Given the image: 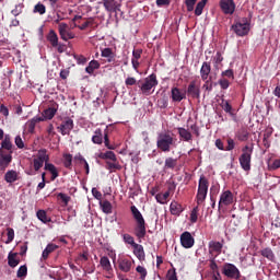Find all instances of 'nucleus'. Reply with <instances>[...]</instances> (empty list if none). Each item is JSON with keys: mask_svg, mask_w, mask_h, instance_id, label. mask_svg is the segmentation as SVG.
<instances>
[{"mask_svg": "<svg viewBox=\"0 0 280 280\" xmlns=\"http://www.w3.org/2000/svg\"><path fill=\"white\" fill-rule=\"evenodd\" d=\"M221 107L225 113H229V115H233V106L229 104V101H222Z\"/></svg>", "mask_w": 280, "mask_h": 280, "instance_id": "603ef678", "label": "nucleus"}, {"mask_svg": "<svg viewBox=\"0 0 280 280\" xmlns=\"http://www.w3.org/2000/svg\"><path fill=\"white\" fill-rule=\"evenodd\" d=\"M15 145H16L20 150H23V148H25V143L23 142V139L21 138V136H16V137H15Z\"/></svg>", "mask_w": 280, "mask_h": 280, "instance_id": "69168bd1", "label": "nucleus"}, {"mask_svg": "<svg viewBox=\"0 0 280 280\" xmlns=\"http://www.w3.org/2000/svg\"><path fill=\"white\" fill-rule=\"evenodd\" d=\"M44 170L51 174L50 180H56V178L60 176V174L58 173V168L51 163H45Z\"/></svg>", "mask_w": 280, "mask_h": 280, "instance_id": "a878e982", "label": "nucleus"}, {"mask_svg": "<svg viewBox=\"0 0 280 280\" xmlns=\"http://www.w3.org/2000/svg\"><path fill=\"white\" fill-rule=\"evenodd\" d=\"M222 275L226 277V279L238 280L242 279V272L240 269L231 262H225L222 267Z\"/></svg>", "mask_w": 280, "mask_h": 280, "instance_id": "6e6552de", "label": "nucleus"}, {"mask_svg": "<svg viewBox=\"0 0 280 280\" xmlns=\"http://www.w3.org/2000/svg\"><path fill=\"white\" fill-rule=\"evenodd\" d=\"M58 198H60V200H62L65 205H69V200H71V197L67 196L63 192H59Z\"/></svg>", "mask_w": 280, "mask_h": 280, "instance_id": "774afa93", "label": "nucleus"}, {"mask_svg": "<svg viewBox=\"0 0 280 280\" xmlns=\"http://www.w3.org/2000/svg\"><path fill=\"white\" fill-rule=\"evenodd\" d=\"M209 192V179L201 175L199 178L198 190H197V205H202L207 200V194Z\"/></svg>", "mask_w": 280, "mask_h": 280, "instance_id": "423d86ee", "label": "nucleus"}, {"mask_svg": "<svg viewBox=\"0 0 280 280\" xmlns=\"http://www.w3.org/2000/svg\"><path fill=\"white\" fill-rule=\"evenodd\" d=\"M268 167L271 172H275L276 170H279L280 168V159L269 160L268 161Z\"/></svg>", "mask_w": 280, "mask_h": 280, "instance_id": "49530a36", "label": "nucleus"}, {"mask_svg": "<svg viewBox=\"0 0 280 280\" xmlns=\"http://www.w3.org/2000/svg\"><path fill=\"white\" fill-rule=\"evenodd\" d=\"M102 58H106L107 62H115V52H113V48H104L101 50Z\"/></svg>", "mask_w": 280, "mask_h": 280, "instance_id": "cd10ccee", "label": "nucleus"}, {"mask_svg": "<svg viewBox=\"0 0 280 280\" xmlns=\"http://www.w3.org/2000/svg\"><path fill=\"white\" fill-rule=\"evenodd\" d=\"M23 12V5L22 4H16L15 8L11 11V14L13 16H19Z\"/></svg>", "mask_w": 280, "mask_h": 280, "instance_id": "e2e57ef3", "label": "nucleus"}, {"mask_svg": "<svg viewBox=\"0 0 280 280\" xmlns=\"http://www.w3.org/2000/svg\"><path fill=\"white\" fill-rule=\"evenodd\" d=\"M63 167L72 170L73 167V155L70 153L63 154Z\"/></svg>", "mask_w": 280, "mask_h": 280, "instance_id": "4c0bfd02", "label": "nucleus"}, {"mask_svg": "<svg viewBox=\"0 0 280 280\" xmlns=\"http://www.w3.org/2000/svg\"><path fill=\"white\" fill-rule=\"evenodd\" d=\"M223 78H231V80H235V74L233 72V69H228L221 73Z\"/></svg>", "mask_w": 280, "mask_h": 280, "instance_id": "052dcab7", "label": "nucleus"}, {"mask_svg": "<svg viewBox=\"0 0 280 280\" xmlns=\"http://www.w3.org/2000/svg\"><path fill=\"white\" fill-rule=\"evenodd\" d=\"M167 198H170V192L165 191L164 194H158L155 196V200L160 203V205H165V202H167Z\"/></svg>", "mask_w": 280, "mask_h": 280, "instance_id": "a18cd8bd", "label": "nucleus"}, {"mask_svg": "<svg viewBox=\"0 0 280 280\" xmlns=\"http://www.w3.org/2000/svg\"><path fill=\"white\" fill-rule=\"evenodd\" d=\"M209 0H201L197 3L196 8H195V15L196 16H201L202 15V11L205 10V5H207V2Z\"/></svg>", "mask_w": 280, "mask_h": 280, "instance_id": "37998d69", "label": "nucleus"}, {"mask_svg": "<svg viewBox=\"0 0 280 280\" xmlns=\"http://www.w3.org/2000/svg\"><path fill=\"white\" fill-rule=\"evenodd\" d=\"M156 148L161 152H171L172 148H176V138L170 132H161L158 135Z\"/></svg>", "mask_w": 280, "mask_h": 280, "instance_id": "f03ea898", "label": "nucleus"}, {"mask_svg": "<svg viewBox=\"0 0 280 280\" xmlns=\"http://www.w3.org/2000/svg\"><path fill=\"white\" fill-rule=\"evenodd\" d=\"M18 254L10 252L8 255V264L10 268H16L21 264V259L16 258Z\"/></svg>", "mask_w": 280, "mask_h": 280, "instance_id": "7c9ffc66", "label": "nucleus"}, {"mask_svg": "<svg viewBox=\"0 0 280 280\" xmlns=\"http://www.w3.org/2000/svg\"><path fill=\"white\" fill-rule=\"evenodd\" d=\"M13 149H14V144H12V141L10 140V136H5L1 142L0 150H3L4 152L12 154L14 152Z\"/></svg>", "mask_w": 280, "mask_h": 280, "instance_id": "412c9836", "label": "nucleus"}, {"mask_svg": "<svg viewBox=\"0 0 280 280\" xmlns=\"http://www.w3.org/2000/svg\"><path fill=\"white\" fill-rule=\"evenodd\" d=\"M58 248H60V246L54 243L48 244L42 253V259H44V261L49 259V255H51V253H54L55 250H58Z\"/></svg>", "mask_w": 280, "mask_h": 280, "instance_id": "5701e85b", "label": "nucleus"}, {"mask_svg": "<svg viewBox=\"0 0 280 280\" xmlns=\"http://www.w3.org/2000/svg\"><path fill=\"white\" fill-rule=\"evenodd\" d=\"M186 94L188 97H192V100H200V85L196 84V81H191L188 84Z\"/></svg>", "mask_w": 280, "mask_h": 280, "instance_id": "f3484780", "label": "nucleus"}, {"mask_svg": "<svg viewBox=\"0 0 280 280\" xmlns=\"http://www.w3.org/2000/svg\"><path fill=\"white\" fill-rule=\"evenodd\" d=\"M260 255L262 257H266V259H268L269 261H275V252H272V248L270 247L264 248L260 252Z\"/></svg>", "mask_w": 280, "mask_h": 280, "instance_id": "ea45409f", "label": "nucleus"}, {"mask_svg": "<svg viewBox=\"0 0 280 280\" xmlns=\"http://www.w3.org/2000/svg\"><path fill=\"white\" fill-rule=\"evenodd\" d=\"M122 242H125V244H129V246H132V248L137 246L135 237H132L130 234H122Z\"/></svg>", "mask_w": 280, "mask_h": 280, "instance_id": "de8ad7c7", "label": "nucleus"}, {"mask_svg": "<svg viewBox=\"0 0 280 280\" xmlns=\"http://www.w3.org/2000/svg\"><path fill=\"white\" fill-rule=\"evenodd\" d=\"M97 158L102 159V161H106L105 168L108 170L110 174H113V172L121 170V164H119V161H117V155L115 154V152H101L97 154Z\"/></svg>", "mask_w": 280, "mask_h": 280, "instance_id": "7ed1b4c3", "label": "nucleus"}, {"mask_svg": "<svg viewBox=\"0 0 280 280\" xmlns=\"http://www.w3.org/2000/svg\"><path fill=\"white\" fill-rule=\"evenodd\" d=\"M96 69H100V61L94 59L89 62V66L85 68V71L89 73V75H93Z\"/></svg>", "mask_w": 280, "mask_h": 280, "instance_id": "e433bc0d", "label": "nucleus"}, {"mask_svg": "<svg viewBox=\"0 0 280 280\" xmlns=\"http://www.w3.org/2000/svg\"><path fill=\"white\" fill-rule=\"evenodd\" d=\"M211 74V62L205 61L200 68L201 80H209Z\"/></svg>", "mask_w": 280, "mask_h": 280, "instance_id": "4be33fe9", "label": "nucleus"}, {"mask_svg": "<svg viewBox=\"0 0 280 280\" xmlns=\"http://www.w3.org/2000/svg\"><path fill=\"white\" fill-rule=\"evenodd\" d=\"M104 142V135L102 133V129H96L94 131V136L92 137V143H95L96 145H102Z\"/></svg>", "mask_w": 280, "mask_h": 280, "instance_id": "72a5a7b5", "label": "nucleus"}, {"mask_svg": "<svg viewBox=\"0 0 280 280\" xmlns=\"http://www.w3.org/2000/svg\"><path fill=\"white\" fill-rule=\"evenodd\" d=\"M33 12L36 14H45V12H47V8L45 7V4L38 2L35 7Z\"/></svg>", "mask_w": 280, "mask_h": 280, "instance_id": "09e8293b", "label": "nucleus"}, {"mask_svg": "<svg viewBox=\"0 0 280 280\" xmlns=\"http://www.w3.org/2000/svg\"><path fill=\"white\" fill-rule=\"evenodd\" d=\"M130 211L133 220H136L135 235L138 237V240H143L148 233L145 228V219H143V214H141V211H139L137 206H131Z\"/></svg>", "mask_w": 280, "mask_h": 280, "instance_id": "f257e3e1", "label": "nucleus"}, {"mask_svg": "<svg viewBox=\"0 0 280 280\" xmlns=\"http://www.w3.org/2000/svg\"><path fill=\"white\" fill-rule=\"evenodd\" d=\"M59 36L66 42L75 38V34L69 32V25L67 23L59 24Z\"/></svg>", "mask_w": 280, "mask_h": 280, "instance_id": "2eb2a0df", "label": "nucleus"}, {"mask_svg": "<svg viewBox=\"0 0 280 280\" xmlns=\"http://www.w3.org/2000/svg\"><path fill=\"white\" fill-rule=\"evenodd\" d=\"M222 60H224V57H222V52L218 51L213 58L215 67H218L220 65V62H222Z\"/></svg>", "mask_w": 280, "mask_h": 280, "instance_id": "338daca9", "label": "nucleus"}, {"mask_svg": "<svg viewBox=\"0 0 280 280\" xmlns=\"http://www.w3.org/2000/svg\"><path fill=\"white\" fill-rule=\"evenodd\" d=\"M176 165H178V160L177 159H174V158H166L165 159V163H164L165 170H174V167H176Z\"/></svg>", "mask_w": 280, "mask_h": 280, "instance_id": "79ce46f5", "label": "nucleus"}, {"mask_svg": "<svg viewBox=\"0 0 280 280\" xmlns=\"http://www.w3.org/2000/svg\"><path fill=\"white\" fill-rule=\"evenodd\" d=\"M12 163V153L0 150V170H5Z\"/></svg>", "mask_w": 280, "mask_h": 280, "instance_id": "a211bd4d", "label": "nucleus"}, {"mask_svg": "<svg viewBox=\"0 0 280 280\" xmlns=\"http://www.w3.org/2000/svg\"><path fill=\"white\" fill-rule=\"evenodd\" d=\"M16 277H18V279L27 277V265H23L19 268Z\"/></svg>", "mask_w": 280, "mask_h": 280, "instance_id": "864d4df0", "label": "nucleus"}, {"mask_svg": "<svg viewBox=\"0 0 280 280\" xmlns=\"http://www.w3.org/2000/svg\"><path fill=\"white\" fill-rule=\"evenodd\" d=\"M104 144L107 150H115V147L110 144V140L108 139V133H104Z\"/></svg>", "mask_w": 280, "mask_h": 280, "instance_id": "0e129e2a", "label": "nucleus"}, {"mask_svg": "<svg viewBox=\"0 0 280 280\" xmlns=\"http://www.w3.org/2000/svg\"><path fill=\"white\" fill-rule=\"evenodd\" d=\"M190 222L196 224L198 222V207L194 208L190 213Z\"/></svg>", "mask_w": 280, "mask_h": 280, "instance_id": "4d7b16f0", "label": "nucleus"}, {"mask_svg": "<svg viewBox=\"0 0 280 280\" xmlns=\"http://www.w3.org/2000/svg\"><path fill=\"white\" fill-rule=\"evenodd\" d=\"M248 137H250V133L246 128L238 130L236 133V138L238 139V141H248Z\"/></svg>", "mask_w": 280, "mask_h": 280, "instance_id": "a19ab883", "label": "nucleus"}, {"mask_svg": "<svg viewBox=\"0 0 280 280\" xmlns=\"http://www.w3.org/2000/svg\"><path fill=\"white\" fill-rule=\"evenodd\" d=\"M45 163H49V155L47 154V149H40L36 159L33 160V167L35 172H38Z\"/></svg>", "mask_w": 280, "mask_h": 280, "instance_id": "1a4fd4ad", "label": "nucleus"}, {"mask_svg": "<svg viewBox=\"0 0 280 280\" xmlns=\"http://www.w3.org/2000/svg\"><path fill=\"white\" fill-rule=\"evenodd\" d=\"M40 121H45V118L40 116H35L34 118L28 120L26 122L27 131L31 132V135L34 133V131L36 130V124H40Z\"/></svg>", "mask_w": 280, "mask_h": 280, "instance_id": "aec40b11", "label": "nucleus"}, {"mask_svg": "<svg viewBox=\"0 0 280 280\" xmlns=\"http://www.w3.org/2000/svg\"><path fill=\"white\" fill-rule=\"evenodd\" d=\"M253 150L254 147L245 145L242 148V154L238 158L240 165L244 172H250V161H253Z\"/></svg>", "mask_w": 280, "mask_h": 280, "instance_id": "39448f33", "label": "nucleus"}, {"mask_svg": "<svg viewBox=\"0 0 280 280\" xmlns=\"http://www.w3.org/2000/svg\"><path fill=\"white\" fill-rule=\"evenodd\" d=\"M209 255L212 257H219L222 255V248H224V244L218 241H210L208 244Z\"/></svg>", "mask_w": 280, "mask_h": 280, "instance_id": "ddd939ff", "label": "nucleus"}, {"mask_svg": "<svg viewBox=\"0 0 280 280\" xmlns=\"http://www.w3.org/2000/svg\"><path fill=\"white\" fill-rule=\"evenodd\" d=\"M136 272L137 275L139 276V279L140 280H145V277H148V269H145V267L139 265L137 268H136Z\"/></svg>", "mask_w": 280, "mask_h": 280, "instance_id": "c03bdc74", "label": "nucleus"}, {"mask_svg": "<svg viewBox=\"0 0 280 280\" xmlns=\"http://www.w3.org/2000/svg\"><path fill=\"white\" fill-rule=\"evenodd\" d=\"M7 236H8V238L5 241V244H12V242H14V229L8 228Z\"/></svg>", "mask_w": 280, "mask_h": 280, "instance_id": "3c124183", "label": "nucleus"}, {"mask_svg": "<svg viewBox=\"0 0 280 280\" xmlns=\"http://www.w3.org/2000/svg\"><path fill=\"white\" fill-rule=\"evenodd\" d=\"M133 255L139 259L140 261H145V250L143 249V245L136 244L133 246Z\"/></svg>", "mask_w": 280, "mask_h": 280, "instance_id": "393cba45", "label": "nucleus"}, {"mask_svg": "<svg viewBox=\"0 0 280 280\" xmlns=\"http://www.w3.org/2000/svg\"><path fill=\"white\" fill-rule=\"evenodd\" d=\"M100 207L103 211V213H106L107 215L113 213V203H110V201L108 200H101L100 201Z\"/></svg>", "mask_w": 280, "mask_h": 280, "instance_id": "f704fd0d", "label": "nucleus"}, {"mask_svg": "<svg viewBox=\"0 0 280 280\" xmlns=\"http://www.w3.org/2000/svg\"><path fill=\"white\" fill-rule=\"evenodd\" d=\"M167 280H178V276H176V268L168 269L166 273Z\"/></svg>", "mask_w": 280, "mask_h": 280, "instance_id": "5fc2aeb1", "label": "nucleus"}, {"mask_svg": "<svg viewBox=\"0 0 280 280\" xmlns=\"http://www.w3.org/2000/svg\"><path fill=\"white\" fill-rule=\"evenodd\" d=\"M154 86H159V80L156 79V74L152 73L144 79V81L139 84V89L142 92V95H152V89Z\"/></svg>", "mask_w": 280, "mask_h": 280, "instance_id": "0eeeda50", "label": "nucleus"}, {"mask_svg": "<svg viewBox=\"0 0 280 280\" xmlns=\"http://www.w3.org/2000/svg\"><path fill=\"white\" fill-rule=\"evenodd\" d=\"M95 20L93 18L88 19L83 24L79 25V30L84 31L86 27H93Z\"/></svg>", "mask_w": 280, "mask_h": 280, "instance_id": "8fccbe9b", "label": "nucleus"}, {"mask_svg": "<svg viewBox=\"0 0 280 280\" xmlns=\"http://www.w3.org/2000/svg\"><path fill=\"white\" fill-rule=\"evenodd\" d=\"M47 40L48 43H50L51 47H58V34H56V31H49L47 35Z\"/></svg>", "mask_w": 280, "mask_h": 280, "instance_id": "c9c22d12", "label": "nucleus"}, {"mask_svg": "<svg viewBox=\"0 0 280 280\" xmlns=\"http://www.w3.org/2000/svg\"><path fill=\"white\" fill-rule=\"evenodd\" d=\"M234 200L235 196L233 195V192L231 190H224L220 195L219 209H222V207H229L233 205Z\"/></svg>", "mask_w": 280, "mask_h": 280, "instance_id": "9b49d317", "label": "nucleus"}, {"mask_svg": "<svg viewBox=\"0 0 280 280\" xmlns=\"http://www.w3.org/2000/svg\"><path fill=\"white\" fill-rule=\"evenodd\" d=\"M231 30H233L236 36H248L250 33V20H248V18H242L241 20L234 22Z\"/></svg>", "mask_w": 280, "mask_h": 280, "instance_id": "20e7f679", "label": "nucleus"}, {"mask_svg": "<svg viewBox=\"0 0 280 280\" xmlns=\"http://www.w3.org/2000/svg\"><path fill=\"white\" fill-rule=\"evenodd\" d=\"M219 85L221 86V89H223V91H226V89L231 86V82H229L225 78H223L219 80Z\"/></svg>", "mask_w": 280, "mask_h": 280, "instance_id": "bf43d9fd", "label": "nucleus"}, {"mask_svg": "<svg viewBox=\"0 0 280 280\" xmlns=\"http://www.w3.org/2000/svg\"><path fill=\"white\" fill-rule=\"evenodd\" d=\"M141 54H143V49H133L131 60H140Z\"/></svg>", "mask_w": 280, "mask_h": 280, "instance_id": "680f3d73", "label": "nucleus"}, {"mask_svg": "<svg viewBox=\"0 0 280 280\" xmlns=\"http://www.w3.org/2000/svg\"><path fill=\"white\" fill-rule=\"evenodd\" d=\"M180 244L183 248H194V244H196V240L191 236L190 232H184L180 235Z\"/></svg>", "mask_w": 280, "mask_h": 280, "instance_id": "4468645a", "label": "nucleus"}, {"mask_svg": "<svg viewBox=\"0 0 280 280\" xmlns=\"http://www.w3.org/2000/svg\"><path fill=\"white\" fill-rule=\"evenodd\" d=\"M196 1H198V0H186L185 1L186 8H187V12H194V8L196 5Z\"/></svg>", "mask_w": 280, "mask_h": 280, "instance_id": "13d9d810", "label": "nucleus"}, {"mask_svg": "<svg viewBox=\"0 0 280 280\" xmlns=\"http://www.w3.org/2000/svg\"><path fill=\"white\" fill-rule=\"evenodd\" d=\"M73 119H71L70 117H66L62 119L60 126L57 127V130H59L60 135L65 137L71 133V131L73 130Z\"/></svg>", "mask_w": 280, "mask_h": 280, "instance_id": "9d476101", "label": "nucleus"}, {"mask_svg": "<svg viewBox=\"0 0 280 280\" xmlns=\"http://www.w3.org/2000/svg\"><path fill=\"white\" fill-rule=\"evenodd\" d=\"M172 102H183V100H187V92H182L178 88H172L171 90Z\"/></svg>", "mask_w": 280, "mask_h": 280, "instance_id": "6ab92c4d", "label": "nucleus"}, {"mask_svg": "<svg viewBox=\"0 0 280 280\" xmlns=\"http://www.w3.org/2000/svg\"><path fill=\"white\" fill-rule=\"evenodd\" d=\"M56 113H58V107H48L42 113L43 115L42 117L44 121L47 119H54V117L56 116Z\"/></svg>", "mask_w": 280, "mask_h": 280, "instance_id": "bb28decb", "label": "nucleus"}, {"mask_svg": "<svg viewBox=\"0 0 280 280\" xmlns=\"http://www.w3.org/2000/svg\"><path fill=\"white\" fill-rule=\"evenodd\" d=\"M132 266H135V260L126 258V257H120L118 259V268L121 272H130L132 270Z\"/></svg>", "mask_w": 280, "mask_h": 280, "instance_id": "dca6fc26", "label": "nucleus"}, {"mask_svg": "<svg viewBox=\"0 0 280 280\" xmlns=\"http://www.w3.org/2000/svg\"><path fill=\"white\" fill-rule=\"evenodd\" d=\"M210 270H212V275H218L220 270H218V262H215V257L210 259Z\"/></svg>", "mask_w": 280, "mask_h": 280, "instance_id": "6e6d98bb", "label": "nucleus"}, {"mask_svg": "<svg viewBox=\"0 0 280 280\" xmlns=\"http://www.w3.org/2000/svg\"><path fill=\"white\" fill-rule=\"evenodd\" d=\"M104 5L106 12L109 13H117V2L116 0H102V2H100Z\"/></svg>", "mask_w": 280, "mask_h": 280, "instance_id": "b1692460", "label": "nucleus"}, {"mask_svg": "<svg viewBox=\"0 0 280 280\" xmlns=\"http://www.w3.org/2000/svg\"><path fill=\"white\" fill-rule=\"evenodd\" d=\"M170 211L172 215H180L182 211H184L183 206L177 201H172L170 206Z\"/></svg>", "mask_w": 280, "mask_h": 280, "instance_id": "473e14b6", "label": "nucleus"}, {"mask_svg": "<svg viewBox=\"0 0 280 280\" xmlns=\"http://www.w3.org/2000/svg\"><path fill=\"white\" fill-rule=\"evenodd\" d=\"M177 131H178L180 139H183V141L189 142L194 139V137L191 136V132L183 127H178Z\"/></svg>", "mask_w": 280, "mask_h": 280, "instance_id": "c85d7f7f", "label": "nucleus"}, {"mask_svg": "<svg viewBox=\"0 0 280 280\" xmlns=\"http://www.w3.org/2000/svg\"><path fill=\"white\" fill-rule=\"evenodd\" d=\"M219 8L223 14H235V1L233 0H220Z\"/></svg>", "mask_w": 280, "mask_h": 280, "instance_id": "f8f14e48", "label": "nucleus"}, {"mask_svg": "<svg viewBox=\"0 0 280 280\" xmlns=\"http://www.w3.org/2000/svg\"><path fill=\"white\" fill-rule=\"evenodd\" d=\"M36 217L44 224H47L48 222H51V218L47 217V211H45V210H38L36 212Z\"/></svg>", "mask_w": 280, "mask_h": 280, "instance_id": "58836bf2", "label": "nucleus"}, {"mask_svg": "<svg viewBox=\"0 0 280 280\" xmlns=\"http://www.w3.org/2000/svg\"><path fill=\"white\" fill-rule=\"evenodd\" d=\"M4 180L10 184L16 183V180H19V173H16L14 170L8 171L4 174Z\"/></svg>", "mask_w": 280, "mask_h": 280, "instance_id": "c756f323", "label": "nucleus"}, {"mask_svg": "<svg viewBox=\"0 0 280 280\" xmlns=\"http://www.w3.org/2000/svg\"><path fill=\"white\" fill-rule=\"evenodd\" d=\"M100 264L103 268V270H105V272H113V265H110V259H108V257L103 256L101 257Z\"/></svg>", "mask_w": 280, "mask_h": 280, "instance_id": "2f4dec72", "label": "nucleus"}]
</instances>
